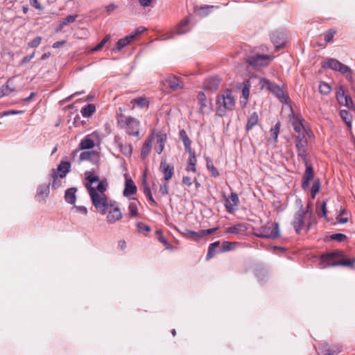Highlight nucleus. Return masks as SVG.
<instances>
[{
  "label": "nucleus",
  "instance_id": "obj_1",
  "mask_svg": "<svg viewBox=\"0 0 355 355\" xmlns=\"http://www.w3.org/2000/svg\"><path fill=\"white\" fill-rule=\"evenodd\" d=\"M117 127L124 129L125 132L131 137L139 138L140 121L131 116H125L123 114H118L116 116Z\"/></svg>",
  "mask_w": 355,
  "mask_h": 355
},
{
  "label": "nucleus",
  "instance_id": "obj_2",
  "mask_svg": "<svg viewBox=\"0 0 355 355\" xmlns=\"http://www.w3.org/2000/svg\"><path fill=\"white\" fill-rule=\"evenodd\" d=\"M216 114L224 116L227 111L232 110L235 106V99L230 89H227L225 94L218 95L216 98Z\"/></svg>",
  "mask_w": 355,
  "mask_h": 355
},
{
  "label": "nucleus",
  "instance_id": "obj_3",
  "mask_svg": "<svg viewBox=\"0 0 355 355\" xmlns=\"http://www.w3.org/2000/svg\"><path fill=\"white\" fill-rule=\"evenodd\" d=\"M86 187L94 207L98 210L102 215L106 214L110 202L113 200L108 199L105 194L98 193L95 187L88 184H87Z\"/></svg>",
  "mask_w": 355,
  "mask_h": 355
},
{
  "label": "nucleus",
  "instance_id": "obj_4",
  "mask_svg": "<svg viewBox=\"0 0 355 355\" xmlns=\"http://www.w3.org/2000/svg\"><path fill=\"white\" fill-rule=\"evenodd\" d=\"M355 258L343 259L340 261H334L331 253L322 254L320 257V267L326 268L329 267L345 266L354 268Z\"/></svg>",
  "mask_w": 355,
  "mask_h": 355
},
{
  "label": "nucleus",
  "instance_id": "obj_5",
  "mask_svg": "<svg viewBox=\"0 0 355 355\" xmlns=\"http://www.w3.org/2000/svg\"><path fill=\"white\" fill-rule=\"evenodd\" d=\"M254 234L259 238L277 239L279 237V225L269 221L258 229Z\"/></svg>",
  "mask_w": 355,
  "mask_h": 355
},
{
  "label": "nucleus",
  "instance_id": "obj_6",
  "mask_svg": "<svg viewBox=\"0 0 355 355\" xmlns=\"http://www.w3.org/2000/svg\"><path fill=\"white\" fill-rule=\"evenodd\" d=\"M322 67L324 69H331L332 70L339 71L340 73L345 74L346 78L352 80V70L346 65H344L338 60L334 58H327L322 62Z\"/></svg>",
  "mask_w": 355,
  "mask_h": 355
},
{
  "label": "nucleus",
  "instance_id": "obj_7",
  "mask_svg": "<svg viewBox=\"0 0 355 355\" xmlns=\"http://www.w3.org/2000/svg\"><path fill=\"white\" fill-rule=\"evenodd\" d=\"M261 88H266L272 93L282 103H286L288 100V96L285 94L284 91L280 86L275 83L270 82L269 80L262 78L259 81Z\"/></svg>",
  "mask_w": 355,
  "mask_h": 355
},
{
  "label": "nucleus",
  "instance_id": "obj_8",
  "mask_svg": "<svg viewBox=\"0 0 355 355\" xmlns=\"http://www.w3.org/2000/svg\"><path fill=\"white\" fill-rule=\"evenodd\" d=\"M295 144L297 150V157L304 164L308 161V141L305 135H297L295 137Z\"/></svg>",
  "mask_w": 355,
  "mask_h": 355
},
{
  "label": "nucleus",
  "instance_id": "obj_9",
  "mask_svg": "<svg viewBox=\"0 0 355 355\" xmlns=\"http://www.w3.org/2000/svg\"><path fill=\"white\" fill-rule=\"evenodd\" d=\"M196 101L198 106V112L200 115L209 114L212 111V101L204 92H198L196 96Z\"/></svg>",
  "mask_w": 355,
  "mask_h": 355
},
{
  "label": "nucleus",
  "instance_id": "obj_10",
  "mask_svg": "<svg viewBox=\"0 0 355 355\" xmlns=\"http://www.w3.org/2000/svg\"><path fill=\"white\" fill-rule=\"evenodd\" d=\"M273 58V55H261L257 53L252 56H249L246 60V62L254 68L265 67L268 66Z\"/></svg>",
  "mask_w": 355,
  "mask_h": 355
},
{
  "label": "nucleus",
  "instance_id": "obj_11",
  "mask_svg": "<svg viewBox=\"0 0 355 355\" xmlns=\"http://www.w3.org/2000/svg\"><path fill=\"white\" fill-rule=\"evenodd\" d=\"M106 214V222L108 224H114L121 220L123 218V214L121 211L119 205L115 200L110 202V205L108 206Z\"/></svg>",
  "mask_w": 355,
  "mask_h": 355
},
{
  "label": "nucleus",
  "instance_id": "obj_12",
  "mask_svg": "<svg viewBox=\"0 0 355 355\" xmlns=\"http://www.w3.org/2000/svg\"><path fill=\"white\" fill-rule=\"evenodd\" d=\"M304 121V120L301 115H295L293 111L291 112L290 114V121L294 130L298 135H304V132L309 135L308 130L303 125Z\"/></svg>",
  "mask_w": 355,
  "mask_h": 355
},
{
  "label": "nucleus",
  "instance_id": "obj_13",
  "mask_svg": "<svg viewBox=\"0 0 355 355\" xmlns=\"http://www.w3.org/2000/svg\"><path fill=\"white\" fill-rule=\"evenodd\" d=\"M306 211L301 204L300 210L295 214L292 225L297 234H300L304 225Z\"/></svg>",
  "mask_w": 355,
  "mask_h": 355
},
{
  "label": "nucleus",
  "instance_id": "obj_14",
  "mask_svg": "<svg viewBox=\"0 0 355 355\" xmlns=\"http://www.w3.org/2000/svg\"><path fill=\"white\" fill-rule=\"evenodd\" d=\"M225 198V207L229 214H233L235 211V207L239 204V198L238 194L234 191L231 192L229 197L223 195Z\"/></svg>",
  "mask_w": 355,
  "mask_h": 355
},
{
  "label": "nucleus",
  "instance_id": "obj_15",
  "mask_svg": "<svg viewBox=\"0 0 355 355\" xmlns=\"http://www.w3.org/2000/svg\"><path fill=\"white\" fill-rule=\"evenodd\" d=\"M304 165L306 166V169L302 178V189L306 190L309 187L310 181L314 178V171L313 166L309 164L308 162L307 164Z\"/></svg>",
  "mask_w": 355,
  "mask_h": 355
},
{
  "label": "nucleus",
  "instance_id": "obj_16",
  "mask_svg": "<svg viewBox=\"0 0 355 355\" xmlns=\"http://www.w3.org/2000/svg\"><path fill=\"white\" fill-rule=\"evenodd\" d=\"M155 130H153L151 133L148 136L146 139L144 141L141 151V158L142 159H145L148 155L150 153L152 150V143L155 139Z\"/></svg>",
  "mask_w": 355,
  "mask_h": 355
},
{
  "label": "nucleus",
  "instance_id": "obj_17",
  "mask_svg": "<svg viewBox=\"0 0 355 355\" xmlns=\"http://www.w3.org/2000/svg\"><path fill=\"white\" fill-rule=\"evenodd\" d=\"M156 138V146H155V150L157 154H161L165 146V144L167 140V135L163 130L158 132L155 131V139Z\"/></svg>",
  "mask_w": 355,
  "mask_h": 355
},
{
  "label": "nucleus",
  "instance_id": "obj_18",
  "mask_svg": "<svg viewBox=\"0 0 355 355\" xmlns=\"http://www.w3.org/2000/svg\"><path fill=\"white\" fill-rule=\"evenodd\" d=\"M220 79L217 76H211L206 78L203 82V88L205 90L215 92L220 85Z\"/></svg>",
  "mask_w": 355,
  "mask_h": 355
},
{
  "label": "nucleus",
  "instance_id": "obj_19",
  "mask_svg": "<svg viewBox=\"0 0 355 355\" xmlns=\"http://www.w3.org/2000/svg\"><path fill=\"white\" fill-rule=\"evenodd\" d=\"M159 170L164 175V181L168 182L174 174L173 166L166 163L165 159H162L160 162Z\"/></svg>",
  "mask_w": 355,
  "mask_h": 355
},
{
  "label": "nucleus",
  "instance_id": "obj_20",
  "mask_svg": "<svg viewBox=\"0 0 355 355\" xmlns=\"http://www.w3.org/2000/svg\"><path fill=\"white\" fill-rule=\"evenodd\" d=\"M150 102L145 96H141L131 100L128 104L130 110H135L136 107L143 109L149 107Z\"/></svg>",
  "mask_w": 355,
  "mask_h": 355
},
{
  "label": "nucleus",
  "instance_id": "obj_21",
  "mask_svg": "<svg viewBox=\"0 0 355 355\" xmlns=\"http://www.w3.org/2000/svg\"><path fill=\"white\" fill-rule=\"evenodd\" d=\"M168 87L173 91L184 88V83L181 79L173 75H170L166 78Z\"/></svg>",
  "mask_w": 355,
  "mask_h": 355
},
{
  "label": "nucleus",
  "instance_id": "obj_22",
  "mask_svg": "<svg viewBox=\"0 0 355 355\" xmlns=\"http://www.w3.org/2000/svg\"><path fill=\"white\" fill-rule=\"evenodd\" d=\"M137 193V187L134 181L130 178L126 179L125 182V188L123 194L125 197L130 198Z\"/></svg>",
  "mask_w": 355,
  "mask_h": 355
},
{
  "label": "nucleus",
  "instance_id": "obj_23",
  "mask_svg": "<svg viewBox=\"0 0 355 355\" xmlns=\"http://www.w3.org/2000/svg\"><path fill=\"white\" fill-rule=\"evenodd\" d=\"M76 192L77 189L76 187H71L65 191L64 200L68 204L74 205L76 203Z\"/></svg>",
  "mask_w": 355,
  "mask_h": 355
},
{
  "label": "nucleus",
  "instance_id": "obj_24",
  "mask_svg": "<svg viewBox=\"0 0 355 355\" xmlns=\"http://www.w3.org/2000/svg\"><path fill=\"white\" fill-rule=\"evenodd\" d=\"M248 230L247 226L243 223H238L227 228V232L232 234L239 235L245 233Z\"/></svg>",
  "mask_w": 355,
  "mask_h": 355
},
{
  "label": "nucleus",
  "instance_id": "obj_25",
  "mask_svg": "<svg viewBox=\"0 0 355 355\" xmlns=\"http://www.w3.org/2000/svg\"><path fill=\"white\" fill-rule=\"evenodd\" d=\"M270 38L277 51L284 46L285 41L282 38L280 33H274L271 35Z\"/></svg>",
  "mask_w": 355,
  "mask_h": 355
},
{
  "label": "nucleus",
  "instance_id": "obj_26",
  "mask_svg": "<svg viewBox=\"0 0 355 355\" xmlns=\"http://www.w3.org/2000/svg\"><path fill=\"white\" fill-rule=\"evenodd\" d=\"M179 135H180V139L182 141V142L184 144L185 151L187 152V151L193 150L191 148L192 141L189 139V137H188V135L187 134V132L184 129H182L180 130Z\"/></svg>",
  "mask_w": 355,
  "mask_h": 355
},
{
  "label": "nucleus",
  "instance_id": "obj_27",
  "mask_svg": "<svg viewBox=\"0 0 355 355\" xmlns=\"http://www.w3.org/2000/svg\"><path fill=\"white\" fill-rule=\"evenodd\" d=\"M319 349L322 355H337L340 352L338 349H336L328 344L321 345Z\"/></svg>",
  "mask_w": 355,
  "mask_h": 355
},
{
  "label": "nucleus",
  "instance_id": "obj_28",
  "mask_svg": "<svg viewBox=\"0 0 355 355\" xmlns=\"http://www.w3.org/2000/svg\"><path fill=\"white\" fill-rule=\"evenodd\" d=\"M95 144L90 135L85 136L79 144V150H87L94 148Z\"/></svg>",
  "mask_w": 355,
  "mask_h": 355
},
{
  "label": "nucleus",
  "instance_id": "obj_29",
  "mask_svg": "<svg viewBox=\"0 0 355 355\" xmlns=\"http://www.w3.org/2000/svg\"><path fill=\"white\" fill-rule=\"evenodd\" d=\"M259 115L257 112H254L250 114L249 118L248 119L247 123L245 125V130L247 132L252 130L255 125H257L259 123Z\"/></svg>",
  "mask_w": 355,
  "mask_h": 355
},
{
  "label": "nucleus",
  "instance_id": "obj_30",
  "mask_svg": "<svg viewBox=\"0 0 355 355\" xmlns=\"http://www.w3.org/2000/svg\"><path fill=\"white\" fill-rule=\"evenodd\" d=\"M71 164L69 162H62L58 166V176L63 178L69 172Z\"/></svg>",
  "mask_w": 355,
  "mask_h": 355
},
{
  "label": "nucleus",
  "instance_id": "obj_31",
  "mask_svg": "<svg viewBox=\"0 0 355 355\" xmlns=\"http://www.w3.org/2000/svg\"><path fill=\"white\" fill-rule=\"evenodd\" d=\"M49 194V185H40L37 190L36 197L39 201L44 200Z\"/></svg>",
  "mask_w": 355,
  "mask_h": 355
},
{
  "label": "nucleus",
  "instance_id": "obj_32",
  "mask_svg": "<svg viewBox=\"0 0 355 355\" xmlns=\"http://www.w3.org/2000/svg\"><path fill=\"white\" fill-rule=\"evenodd\" d=\"M132 40V35H128L124 38L119 39L116 42V48L113 51H120L125 46L131 42Z\"/></svg>",
  "mask_w": 355,
  "mask_h": 355
},
{
  "label": "nucleus",
  "instance_id": "obj_33",
  "mask_svg": "<svg viewBox=\"0 0 355 355\" xmlns=\"http://www.w3.org/2000/svg\"><path fill=\"white\" fill-rule=\"evenodd\" d=\"M96 105L92 103H89L81 109V114L85 118H89L96 112Z\"/></svg>",
  "mask_w": 355,
  "mask_h": 355
},
{
  "label": "nucleus",
  "instance_id": "obj_34",
  "mask_svg": "<svg viewBox=\"0 0 355 355\" xmlns=\"http://www.w3.org/2000/svg\"><path fill=\"white\" fill-rule=\"evenodd\" d=\"M98 157V153L94 150L92 151H83L80 154V160L85 161L89 160L92 161L96 158Z\"/></svg>",
  "mask_w": 355,
  "mask_h": 355
},
{
  "label": "nucleus",
  "instance_id": "obj_35",
  "mask_svg": "<svg viewBox=\"0 0 355 355\" xmlns=\"http://www.w3.org/2000/svg\"><path fill=\"white\" fill-rule=\"evenodd\" d=\"M139 204V202L136 200H134V201L130 202V204L128 205V211H129L128 216L130 218L137 217L139 215V211H138V205Z\"/></svg>",
  "mask_w": 355,
  "mask_h": 355
},
{
  "label": "nucleus",
  "instance_id": "obj_36",
  "mask_svg": "<svg viewBox=\"0 0 355 355\" xmlns=\"http://www.w3.org/2000/svg\"><path fill=\"white\" fill-rule=\"evenodd\" d=\"M117 146H118V148L119 149L120 152L124 156L129 157L132 155V148L130 144L119 143V144H118Z\"/></svg>",
  "mask_w": 355,
  "mask_h": 355
},
{
  "label": "nucleus",
  "instance_id": "obj_37",
  "mask_svg": "<svg viewBox=\"0 0 355 355\" xmlns=\"http://www.w3.org/2000/svg\"><path fill=\"white\" fill-rule=\"evenodd\" d=\"M143 186H144V193L148 197V200L151 202V203L153 205H156L157 202L153 197L151 190L146 182L145 176L144 177V180H143Z\"/></svg>",
  "mask_w": 355,
  "mask_h": 355
},
{
  "label": "nucleus",
  "instance_id": "obj_38",
  "mask_svg": "<svg viewBox=\"0 0 355 355\" xmlns=\"http://www.w3.org/2000/svg\"><path fill=\"white\" fill-rule=\"evenodd\" d=\"M189 24V19L188 18L183 19L178 24L176 33L178 35H182L188 31V26Z\"/></svg>",
  "mask_w": 355,
  "mask_h": 355
},
{
  "label": "nucleus",
  "instance_id": "obj_39",
  "mask_svg": "<svg viewBox=\"0 0 355 355\" xmlns=\"http://www.w3.org/2000/svg\"><path fill=\"white\" fill-rule=\"evenodd\" d=\"M184 234L186 238L195 241H198L202 239L200 230L198 232H195L193 230H187Z\"/></svg>",
  "mask_w": 355,
  "mask_h": 355
},
{
  "label": "nucleus",
  "instance_id": "obj_40",
  "mask_svg": "<svg viewBox=\"0 0 355 355\" xmlns=\"http://www.w3.org/2000/svg\"><path fill=\"white\" fill-rule=\"evenodd\" d=\"M340 116L343 120V121L346 123V125L349 127H352V115L349 112L345 110H341L340 111Z\"/></svg>",
  "mask_w": 355,
  "mask_h": 355
},
{
  "label": "nucleus",
  "instance_id": "obj_41",
  "mask_svg": "<svg viewBox=\"0 0 355 355\" xmlns=\"http://www.w3.org/2000/svg\"><path fill=\"white\" fill-rule=\"evenodd\" d=\"M77 17H78L77 15H68L67 17L63 19V20L58 25L57 31H61L62 28L64 26H67V24H69L70 23L74 22L76 21V19H77Z\"/></svg>",
  "mask_w": 355,
  "mask_h": 355
},
{
  "label": "nucleus",
  "instance_id": "obj_42",
  "mask_svg": "<svg viewBox=\"0 0 355 355\" xmlns=\"http://www.w3.org/2000/svg\"><path fill=\"white\" fill-rule=\"evenodd\" d=\"M206 165L208 170L210 171L211 173V176L214 178L218 177L220 175L219 172L218 171L217 168L214 166L213 162L209 157H206Z\"/></svg>",
  "mask_w": 355,
  "mask_h": 355
},
{
  "label": "nucleus",
  "instance_id": "obj_43",
  "mask_svg": "<svg viewBox=\"0 0 355 355\" xmlns=\"http://www.w3.org/2000/svg\"><path fill=\"white\" fill-rule=\"evenodd\" d=\"M220 243V241H218L211 243L209 245L208 252L206 257L207 260H209L215 255L216 249L219 246Z\"/></svg>",
  "mask_w": 355,
  "mask_h": 355
},
{
  "label": "nucleus",
  "instance_id": "obj_44",
  "mask_svg": "<svg viewBox=\"0 0 355 355\" xmlns=\"http://www.w3.org/2000/svg\"><path fill=\"white\" fill-rule=\"evenodd\" d=\"M318 204L319 202H317V208H316V212H317V214L318 216H320V214H322V216L324 218L327 217V200H323V202H322L321 205L320 207H318Z\"/></svg>",
  "mask_w": 355,
  "mask_h": 355
},
{
  "label": "nucleus",
  "instance_id": "obj_45",
  "mask_svg": "<svg viewBox=\"0 0 355 355\" xmlns=\"http://www.w3.org/2000/svg\"><path fill=\"white\" fill-rule=\"evenodd\" d=\"M85 175L86 180L89 183L90 186H91V184L99 181L98 176L94 175L92 171L85 172Z\"/></svg>",
  "mask_w": 355,
  "mask_h": 355
},
{
  "label": "nucleus",
  "instance_id": "obj_46",
  "mask_svg": "<svg viewBox=\"0 0 355 355\" xmlns=\"http://www.w3.org/2000/svg\"><path fill=\"white\" fill-rule=\"evenodd\" d=\"M320 182L319 180H316L313 182V185L311 188V193L313 199L315 198V196L320 191Z\"/></svg>",
  "mask_w": 355,
  "mask_h": 355
},
{
  "label": "nucleus",
  "instance_id": "obj_47",
  "mask_svg": "<svg viewBox=\"0 0 355 355\" xmlns=\"http://www.w3.org/2000/svg\"><path fill=\"white\" fill-rule=\"evenodd\" d=\"M10 80H8L7 83L4 85H3L0 89V98L8 95L10 92L15 91V89L10 88L8 83Z\"/></svg>",
  "mask_w": 355,
  "mask_h": 355
},
{
  "label": "nucleus",
  "instance_id": "obj_48",
  "mask_svg": "<svg viewBox=\"0 0 355 355\" xmlns=\"http://www.w3.org/2000/svg\"><path fill=\"white\" fill-rule=\"evenodd\" d=\"M243 84L242 94L245 99H248L250 95V82L249 80H245Z\"/></svg>",
  "mask_w": 355,
  "mask_h": 355
},
{
  "label": "nucleus",
  "instance_id": "obj_49",
  "mask_svg": "<svg viewBox=\"0 0 355 355\" xmlns=\"http://www.w3.org/2000/svg\"><path fill=\"white\" fill-rule=\"evenodd\" d=\"M236 246V243L230 241H224L222 243L221 252H227L233 250Z\"/></svg>",
  "mask_w": 355,
  "mask_h": 355
},
{
  "label": "nucleus",
  "instance_id": "obj_50",
  "mask_svg": "<svg viewBox=\"0 0 355 355\" xmlns=\"http://www.w3.org/2000/svg\"><path fill=\"white\" fill-rule=\"evenodd\" d=\"M280 125V122H277L270 130V136L275 141H277L279 132Z\"/></svg>",
  "mask_w": 355,
  "mask_h": 355
},
{
  "label": "nucleus",
  "instance_id": "obj_51",
  "mask_svg": "<svg viewBox=\"0 0 355 355\" xmlns=\"http://www.w3.org/2000/svg\"><path fill=\"white\" fill-rule=\"evenodd\" d=\"M110 39V35H107L95 47L91 49V52H95L101 50L106 42Z\"/></svg>",
  "mask_w": 355,
  "mask_h": 355
},
{
  "label": "nucleus",
  "instance_id": "obj_52",
  "mask_svg": "<svg viewBox=\"0 0 355 355\" xmlns=\"http://www.w3.org/2000/svg\"><path fill=\"white\" fill-rule=\"evenodd\" d=\"M51 178L53 179L52 182V188L53 189H57L60 185V182L58 180V173L57 171H55V169H53L51 173Z\"/></svg>",
  "mask_w": 355,
  "mask_h": 355
},
{
  "label": "nucleus",
  "instance_id": "obj_53",
  "mask_svg": "<svg viewBox=\"0 0 355 355\" xmlns=\"http://www.w3.org/2000/svg\"><path fill=\"white\" fill-rule=\"evenodd\" d=\"M338 103L342 105L347 107L348 108H351L354 106V102L352 98L347 95H346V96L343 98V101H340Z\"/></svg>",
  "mask_w": 355,
  "mask_h": 355
},
{
  "label": "nucleus",
  "instance_id": "obj_54",
  "mask_svg": "<svg viewBox=\"0 0 355 355\" xmlns=\"http://www.w3.org/2000/svg\"><path fill=\"white\" fill-rule=\"evenodd\" d=\"M319 90L321 94H328L330 93L331 88L329 84L322 82L319 85Z\"/></svg>",
  "mask_w": 355,
  "mask_h": 355
},
{
  "label": "nucleus",
  "instance_id": "obj_55",
  "mask_svg": "<svg viewBox=\"0 0 355 355\" xmlns=\"http://www.w3.org/2000/svg\"><path fill=\"white\" fill-rule=\"evenodd\" d=\"M336 31L334 29H329L324 35V39L326 42H331L333 41L334 35Z\"/></svg>",
  "mask_w": 355,
  "mask_h": 355
},
{
  "label": "nucleus",
  "instance_id": "obj_56",
  "mask_svg": "<svg viewBox=\"0 0 355 355\" xmlns=\"http://www.w3.org/2000/svg\"><path fill=\"white\" fill-rule=\"evenodd\" d=\"M189 154V158L187 160V163L190 164V165L195 164L196 165L197 159L196 157V153L194 150H191L187 152Z\"/></svg>",
  "mask_w": 355,
  "mask_h": 355
},
{
  "label": "nucleus",
  "instance_id": "obj_57",
  "mask_svg": "<svg viewBox=\"0 0 355 355\" xmlns=\"http://www.w3.org/2000/svg\"><path fill=\"white\" fill-rule=\"evenodd\" d=\"M137 230L139 232H149L150 231V227L142 222H139L137 224Z\"/></svg>",
  "mask_w": 355,
  "mask_h": 355
},
{
  "label": "nucleus",
  "instance_id": "obj_58",
  "mask_svg": "<svg viewBox=\"0 0 355 355\" xmlns=\"http://www.w3.org/2000/svg\"><path fill=\"white\" fill-rule=\"evenodd\" d=\"M329 238L331 240L342 242L347 238V236L342 233H336L331 234Z\"/></svg>",
  "mask_w": 355,
  "mask_h": 355
},
{
  "label": "nucleus",
  "instance_id": "obj_59",
  "mask_svg": "<svg viewBox=\"0 0 355 355\" xmlns=\"http://www.w3.org/2000/svg\"><path fill=\"white\" fill-rule=\"evenodd\" d=\"M107 184L106 181H101L98 184L97 187L95 188L98 193L105 194V191L107 189Z\"/></svg>",
  "mask_w": 355,
  "mask_h": 355
},
{
  "label": "nucleus",
  "instance_id": "obj_60",
  "mask_svg": "<svg viewBox=\"0 0 355 355\" xmlns=\"http://www.w3.org/2000/svg\"><path fill=\"white\" fill-rule=\"evenodd\" d=\"M42 40V37H36L28 42V46L31 48H36L40 44Z\"/></svg>",
  "mask_w": 355,
  "mask_h": 355
},
{
  "label": "nucleus",
  "instance_id": "obj_61",
  "mask_svg": "<svg viewBox=\"0 0 355 355\" xmlns=\"http://www.w3.org/2000/svg\"><path fill=\"white\" fill-rule=\"evenodd\" d=\"M158 241L164 245V246L167 250H173V246L168 242L166 239L164 238V236H158L157 237Z\"/></svg>",
  "mask_w": 355,
  "mask_h": 355
},
{
  "label": "nucleus",
  "instance_id": "obj_62",
  "mask_svg": "<svg viewBox=\"0 0 355 355\" xmlns=\"http://www.w3.org/2000/svg\"><path fill=\"white\" fill-rule=\"evenodd\" d=\"M146 31V28L143 26L137 27L134 31H132L130 35H132V40L135 38L137 35L141 34Z\"/></svg>",
  "mask_w": 355,
  "mask_h": 355
},
{
  "label": "nucleus",
  "instance_id": "obj_63",
  "mask_svg": "<svg viewBox=\"0 0 355 355\" xmlns=\"http://www.w3.org/2000/svg\"><path fill=\"white\" fill-rule=\"evenodd\" d=\"M159 192L162 195H166L168 193V182L164 181V183L160 186Z\"/></svg>",
  "mask_w": 355,
  "mask_h": 355
},
{
  "label": "nucleus",
  "instance_id": "obj_64",
  "mask_svg": "<svg viewBox=\"0 0 355 355\" xmlns=\"http://www.w3.org/2000/svg\"><path fill=\"white\" fill-rule=\"evenodd\" d=\"M346 96L345 92L343 88H339V89L336 92V99L338 101H343V98Z\"/></svg>",
  "mask_w": 355,
  "mask_h": 355
}]
</instances>
